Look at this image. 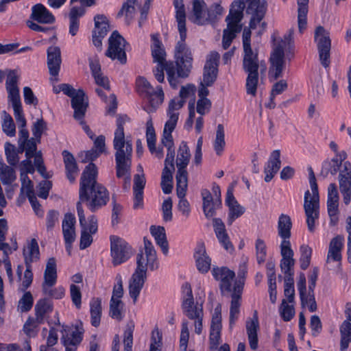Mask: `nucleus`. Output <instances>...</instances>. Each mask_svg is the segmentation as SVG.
<instances>
[{"mask_svg": "<svg viewBox=\"0 0 351 351\" xmlns=\"http://www.w3.org/2000/svg\"><path fill=\"white\" fill-rule=\"evenodd\" d=\"M344 245V237L337 235L330 242L327 254V262H338L342 258L341 251Z\"/></svg>", "mask_w": 351, "mask_h": 351, "instance_id": "obj_27", "label": "nucleus"}, {"mask_svg": "<svg viewBox=\"0 0 351 351\" xmlns=\"http://www.w3.org/2000/svg\"><path fill=\"white\" fill-rule=\"evenodd\" d=\"M53 309V303L47 298H42L37 301L35 307V318L37 322L44 323L45 319Z\"/></svg>", "mask_w": 351, "mask_h": 351, "instance_id": "obj_34", "label": "nucleus"}, {"mask_svg": "<svg viewBox=\"0 0 351 351\" xmlns=\"http://www.w3.org/2000/svg\"><path fill=\"white\" fill-rule=\"evenodd\" d=\"M175 121L176 117L173 116L171 117V120H168L165 123L161 143L166 147H173L174 144L171 133L176 125Z\"/></svg>", "mask_w": 351, "mask_h": 351, "instance_id": "obj_43", "label": "nucleus"}, {"mask_svg": "<svg viewBox=\"0 0 351 351\" xmlns=\"http://www.w3.org/2000/svg\"><path fill=\"white\" fill-rule=\"evenodd\" d=\"M280 255L282 258L280 263V267L285 276H293V266L295 259L293 258L294 252L291 245L280 246Z\"/></svg>", "mask_w": 351, "mask_h": 351, "instance_id": "obj_20", "label": "nucleus"}, {"mask_svg": "<svg viewBox=\"0 0 351 351\" xmlns=\"http://www.w3.org/2000/svg\"><path fill=\"white\" fill-rule=\"evenodd\" d=\"M315 41L319 52V57L321 64L324 67L327 68L330 64V50L331 41L329 33L322 26H319L315 31Z\"/></svg>", "mask_w": 351, "mask_h": 351, "instance_id": "obj_13", "label": "nucleus"}, {"mask_svg": "<svg viewBox=\"0 0 351 351\" xmlns=\"http://www.w3.org/2000/svg\"><path fill=\"white\" fill-rule=\"evenodd\" d=\"M292 222L291 217L286 214H281L278 221V234L282 239L280 246L291 245L289 239L291 233Z\"/></svg>", "mask_w": 351, "mask_h": 351, "instance_id": "obj_21", "label": "nucleus"}, {"mask_svg": "<svg viewBox=\"0 0 351 351\" xmlns=\"http://www.w3.org/2000/svg\"><path fill=\"white\" fill-rule=\"evenodd\" d=\"M206 3L204 1L195 0L193 3V22L198 25H203L208 21V16L205 17Z\"/></svg>", "mask_w": 351, "mask_h": 351, "instance_id": "obj_41", "label": "nucleus"}, {"mask_svg": "<svg viewBox=\"0 0 351 351\" xmlns=\"http://www.w3.org/2000/svg\"><path fill=\"white\" fill-rule=\"evenodd\" d=\"M183 293L184 294L182 301L183 313L187 317L194 321L195 332L199 335L202 331V320L204 317L202 304L197 302L194 304L192 289L188 283L183 285Z\"/></svg>", "mask_w": 351, "mask_h": 351, "instance_id": "obj_6", "label": "nucleus"}, {"mask_svg": "<svg viewBox=\"0 0 351 351\" xmlns=\"http://www.w3.org/2000/svg\"><path fill=\"white\" fill-rule=\"evenodd\" d=\"M0 179L3 184H10L16 179L15 171L9 166L0 169Z\"/></svg>", "mask_w": 351, "mask_h": 351, "instance_id": "obj_59", "label": "nucleus"}, {"mask_svg": "<svg viewBox=\"0 0 351 351\" xmlns=\"http://www.w3.org/2000/svg\"><path fill=\"white\" fill-rule=\"evenodd\" d=\"M136 1L137 0H127L118 12V16H125L127 24H130L134 17L136 12L134 5Z\"/></svg>", "mask_w": 351, "mask_h": 351, "instance_id": "obj_48", "label": "nucleus"}, {"mask_svg": "<svg viewBox=\"0 0 351 351\" xmlns=\"http://www.w3.org/2000/svg\"><path fill=\"white\" fill-rule=\"evenodd\" d=\"M225 133L222 124H219L217 128L216 136L214 142V149L217 155H221L225 147Z\"/></svg>", "mask_w": 351, "mask_h": 351, "instance_id": "obj_50", "label": "nucleus"}, {"mask_svg": "<svg viewBox=\"0 0 351 351\" xmlns=\"http://www.w3.org/2000/svg\"><path fill=\"white\" fill-rule=\"evenodd\" d=\"M60 213L55 210H50L46 216V228L48 232L51 231L58 222Z\"/></svg>", "mask_w": 351, "mask_h": 351, "instance_id": "obj_63", "label": "nucleus"}, {"mask_svg": "<svg viewBox=\"0 0 351 351\" xmlns=\"http://www.w3.org/2000/svg\"><path fill=\"white\" fill-rule=\"evenodd\" d=\"M95 29L93 32L98 34L99 37L104 38L109 31V24L106 17L104 15L97 14L94 18Z\"/></svg>", "mask_w": 351, "mask_h": 351, "instance_id": "obj_49", "label": "nucleus"}, {"mask_svg": "<svg viewBox=\"0 0 351 351\" xmlns=\"http://www.w3.org/2000/svg\"><path fill=\"white\" fill-rule=\"evenodd\" d=\"M167 75L170 86L174 89L177 88L181 83L180 78L182 77L178 75V71L177 69L176 70L173 62L169 63V66L167 69Z\"/></svg>", "mask_w": 351, "mask_h": 351, "instance_id": "obj_53", "label": "nucleus"}, {"mask_svg": "<svg viewBox=\"0 0 351 351\" xmlns=\"http://www.w3.org/2000/svg\"><path fill=\"white\" fill-rule=\"evenodd\" d=\"M127 45L128 44L124 38L117 31H114L108 39V47L106 51V56L124 64L127 62L125 53Z\"/></svg>", "mask_w": 351, "mask_h": 351, "instance_id": "obj_10", "label": "nucleus"}, {"mask_svg": "<svg viewBox=\"0 0 351 351\" xmlns=\"http://www.w3.org/2000/svg\"><path fill=\"white\" fill-rule=\"evenodd\" d=\"M60 90L71 98V107L74 110L73 117L80 124H82V119H84L88 106V97L84 91L82 89L75 90L68 84H61Z\"/></svg>", "mask_w": 351, "mask_h": 351, "instance_id": "obj_8", "label": "nucleus"}, {"mask_svg": "<svg viewBox=\"0 0 351 351\" xmlns=\"http://www.w3.org/2000/svg\"><path fill=\"white\" fill-rule=\"evenodd\" d=\"M97 168L94 163L90 162L84 170L80 183V200L77 203L82 205V202H86L92 213L101 208L109 201L108 191L97 182Z\"/></svg>", "mask_w": 351, "mask_h": 351, "instance_id": "obj_2", "label": "nucleus"}, {"mask_svg": "<svg viewBox=\"0 0 351 351\" xmlns=\"http://www.w3.org/2000/svg\"><path fill=\"white\" fill-rule=\"evenodd\" d=\"M90 308L91 324L97 327L100 324L102 311L101 299L98 298H93L90 302Z\"/></svg>", "mask_w": 351, "mask_h": 351, "instance_id": "obj_42", "label": "nucleus"}, {"mask_svg": "<svg viewBox=\"0 0 351 351\" xmlns=\"http://www.w3.org/2000/svg\"><path fill=\"white\" fill-rule=\"evenodd\" d=\"M5 116L2 122V130L8 136L12 137L16 134V127L12 117L4 112Z\"/></svg>", "mask_w": 351, "mask_h": 351, "instance_id": "obj_58", "label": "nucleus"}, {"mask_svg": "<svg viewBox=\"0 0 351 351\" xmlns=\"http://www.w3.org/2000/svg\"><path fill=\"white\" fill-rule=\"evenodd\" d=\"M259 328V322L257 312L255 311L253 317L246 322V330L249 343L251 349L256 350L258 348L257 331Z\"/></svg>", "mask_w": 351, "mask_h": 351, "instance_id": "obj_33", "label": "nucleus"}, {"mask_svg": "<svg viewBox=\"0 0 351 351\" xmlns=\"http://www.w3.org/2000/svg\"><path fill=\"white\" fill-rule=\"evenodd\" d=\"M196 266L199 271L202 274L207 273L210 268L211 259L208 256L203 244L199 245L195 252Z\"/></svg>", "mask_w": 351, "mask_h": 351, "instance_id": "obj_31", "label": "nucleus"}, {"mask_svg": "<svg viewBox=\"0 0 351 351\" xmlns=\"http://www.w3.org/2000/svg\"><path fill=\"white\" fill-rule=\"evenodd\" d=\"M293 30L290 29L289 33L284 36L281 43L276 46L271 54V66L269 70V78L270 80H276L282 77V73L285 69V47L289 45L293 38Z\"/></svg>", "mask_w": 351, "mask_h": 351, "instance_id": "obj_7", "label": "nucleus"}, {"mask_svg": "<svg viewBox=\"0 0 351 351\" xmlns=\"http://www.w3.org/2000/svg\"><path fill=\"white\" fill-rule=\"evenodd\" d=\"M76 208L77 215L79 217L80 224L82 228L80 237V248L81 250H84L92 243L93 237L91 236V234L87 232V228H86V220L82 206H81L80 203H77Z\"/></svg>", "mask_w": 351, "mask_h": 351, "instance_id": "obj_29", "label": "nucleus"}, {"mask_svg": "<svg viewBox=\"0 0 351 351\" xmlns=\"http://www.w3.org/2000/svg\"><path fill=\"white\" fill-rule=\"evenodd\" d=\"M23 256L25 266L32 267V263L38 262L40 259V251L38 242L36 239H32L24 247Z\"/></svg>", "mask_w": 351, "mask_h": 351, "instance_id": "obj_30", "label": "nucleus"}, {"mask_svg": "<svg viewBox=\"0 0 351 351\" xmlns=\"http://www.w3.org/2000/svg\"><path fill=\"white\" fill-rule=\"evenodd\" d=\"M300 252L301 254L300 258V267L302 269L305 270L311 263L312 249L306 245H302L300 246Z\"/></svg>", "mask_w": 351, "mask_h": 351, "instance_id": "obj_56", "label": "nucleus"}, {"mask_svg": "<svg viewBox=\"0 0 351 351\" xmlns=\"http://www.w3.org/2000/svg\"><path fill=\"white\" fill-rule=\"evenodd\" d=\"M203 199V211L206 218H210L215 215V211L221 204V199L213 198L210 192L207 189L202 191Z\"/></svg>", "mask_w": 351, "mask_h": 351, "instance_id": "obj_26", "label": "nucleus"}, {"mask_svg": "<svg viewBox=\"0 0 351 351\" xmlns=\"http://www.w3.org/2000/svg\"><path fill=\"white\" fill-rule=\"evenodd\" d=\"M243 287L235 283L233 287V292L231 295V303L230 308V327L232 328L238 319L240 312L241 299Z\"/></svg>", "mask_w": 351, "mask_h": 351, "instance_id": "obj_23", "label": "nucleus"}, {"mask_svg": "<svg viewBox=\"0 0 351 351\" xmlns=\"http://www.w3.org/2000/svg\"><path fill=\"white\" fill-rule=\"evenodd\" d=\"M341 333V351H346L349 343L351 341V323L345 320L340 326Z\"/></svg>", "mask_w": 351, "mask_h": 351, "instance_id": "obj_46", "label": "nucleus"}, {"mask_svg": "<svg viewBox=\"0 0 351 351\" xmlns=\"http://www.w3.org/2000/svg\"><path fill=\"white\" fill-rule=\"evenodd\" d=\"M173 5L176 9V19L178 30L186 29V12L183 0H174Z\"/></svg>", "mask_w": 351, "mask_h": 351, "instance_id": "obj_45", "label": "nucleus"}, {"mask_svg": "<svg viewBox=\"0 0 351 351\" xmlns=\"http://www.w3.org/2000/svg\"><path fill=\"white\" fill-rule=\"evenodd\" d=\"M64 163L65 165L66 177L71 182H73L78 174V167L75 159L72 154L66 150L62 152Z\"/></svg>", "mask_w": 351, "mask_h": 351, "instance_id": "obj_35", "label": "nucleus"}, {"mask_svg": "<svg viewBox=\"0 0 351 351\" xmlns=\"http://www.w3.org/2000/svg\"><path fill=\"white\" fill-rule=\"evenodd\" d=\"M30 19L32 21L42 24H53L56 21L53 14L41 3L32 6Z\"/></svg>", "mask_w": 351, "mask_h": 351, "instance_id": "obj_24", "label": "nucleus"}, {"mask_svg": "<svg viewBox=\"0 0 351 351\" xmlns=\"http://www.w3.org/2000/svg\"><path fill=\"white\" fill-rule=\"evenodd\" d=\"M226 204L229 208L228 223L231 225L236 219L244 213L245 209L234 198L232 188L229 187L227 190Z\"/></svg>", "mask_w": 351, "mask_h": 351, "instance_id": "obj_22", "label": "nucleus"}, {"mask_svg": "<svg viewBox=\"0 0 351 351\" xmlns=\"http://www.w3.org/2000/svg\"><path fill=\"white\" fill-rule=\"evenodd\" d=\"M19 128V152H25L26 158L32 157L36 151V141L34 138H29V132L25 127Z\"/></svg>", "mask_w": 351, "mask_h": 351, "instance_id": "obj_19", "label": "nucleus"}, {"mask_svg": "<svg viewBox=\"0 0 351 351\" xmlns=\"http://www.w3.org/2000/svg\"><path fill=\"white\" fill-rule=\"evenodd\" d=\"M184 103L185 100L179 97L174 98L169 101L167 110L168 120H171V117L174 116L176 117L175 123L177 124L179 117V113L177 111L184 106Z\"/></svg>", "mask_w": 351, "mask_h": 351, "instance_id": "obj_51", "label": "nucleus"}, {"mask_svg": "<svg viewBox=\"0 0 351 351\" xmlns=\"http://www.w3.org/2000/svg\"><path fill=\"white\" fill-rule=\"evenodd\" d=\"M219 54L217 51H211L207 56L204 68L203 81L206 86H211L217 79V67Z\"/></svg>", "mask_w": 351, "mask_h": 351, "instance_id": "obj_16", "label": "nucleus"}, {"mask_svg": "<svg viewBox=\"0 0 351 351\" xmlns=\"http://www.w3.org/2000/svg\"><path fill=\"white\" fill-rule=\"evenodd\" d=\"M308 0H298V29L302 33L306 27V15L308 13Z\"/></svg>", "mask_w": 351, "mask_h": 351, "instance_id": "obj_44", "label": "nucleus"}, {"mask_svg": "<svg viewBox=\"0 0 351 351\" xmlns=\"http://www.w3.org/2000/svg\"><path fill=\"white\" fill-rule=\"evenodd\" d=\"M144 247L136 256V265L141 258V261L144 264L145 269L154 271L158 267L156 252L152 243L146 237L143 239Z\"/></svg>", "mask_w": 351, "mask_h": 351, "instance_id": "obj_15", "label": "nucleus"}, {"mask_svg": "<svg viewBox=\"0 0 351 351\" xmlns=\"http://www.w3.org/2000/svg\"><path fill=\"white\" fill-rule=\"evenodd\" d=\"M136 86L138 91L144 95L149 102V106H145L144 110L151 113L155 111L164 100V93L160 86L154 88L151 84L143 77H138L136 80Z\"/></svg>", "mask_w": 351, "mask_h": 351, "instance_id": "obj_9", "label": "nucleus"}, {"mask_svg": "<svg viewBox=\"0 0 351 351\" xmlns=\"http://www.w3.org/2000/svg\"><path fill=\"white\" fill-rule=\"evenodd\" d=\"M34 304L32 294L29 291H26L19 300L18 303V310L21 313H26L31 310Z\"/></svg>", "mask_w": 351, "mask_h": 351, "instance_id": "obj_54", "label": "nucleus"}, {"mask_svg": "<svg viewBox=\"0 0 351 351\" xmlns=\"http://www.w3.org/2000/svg\"><path fill=\"white\" fill-rule=\"evenodd\" d=\"M341 165V160H339L337 157L333 158L330 160H326L322 164L321 170V175L326 177L328 173L335 175Z\"/></svg>", "mask_w": 351, "mask_h": 351, "instance_id": "obj_47", "label": "nucleus"}, {"mask_svg": "<svg viewBox=\"0 0 351 351\" xmlns=\"http://www.w3.org/2000/svg\"><path fill=\"white\" fill-rule=\"evenodd\" d=\"M180 40L176 43L174 50L175 62L177 66L178 75L187 77L193 64V55L190 48L186 45V29L178 30Z\"/></svg>", "mask_w": 351, "mask_h": 351, "instance_id": "obj_5", "label": "nucleus"}, {"mask_svg": "<svg viewBox=\"0 0 351 351\" xmlns=\"http://www.w3.org/2000/svg\"><path fill=\"white\" fill-rule=\"evenodd\" d=\"M46 130L47 123L43 119H37V121L34 123L32 127V134L36 141V143L40 142V138L43 132Z\"/></svg>", "mask_w": 351, "mask_h": 351, "instance_id": "obj_61", "label": "nucleus"}, {"mask_svg": "<svg viewBox=\"0 0 351 351\" xmlns=\"http://www.w3.org/2000/svg\"><path fill=\"white\" fill-rule=\"evenodd\" d=\"M57 280L56 261L55 258H49L44 272V282L42 288L53 287Z\"/></svg>", "mask_w": 351, "mask_h": 351, "instance_id": "obj_36", "label": "nucleus"}, {"mask_svg": "<svg viewBox=\"0 0 351 351\" xmlns=\"http://www.w3.org/2000/svg\"><path fill=\"white\" fill-rule=\"evenodd\" d=\"M309 175V184L312 191V195L309 191L304 194V208L306 216V223L309 231L313 232L315 220L319 216V193L318 186L313 170L311 167H308Z\"/></svg>", "mask_w": 351, "mask_h": 351, "instance_id": "obj_4", "label": "nucleus"}, {"mask_svg": "<svg viewBox=\"0 0 351 351\" xmlns=\"http://www.w3.org/2000/svg\"><path fill=\"white\" fill-rule=\"evenodd\" d=\"M256 258L258 264L263 263L266 257V245L264 241L257 239L255 243Z\"/></svg>", "mask_w": 351, "mask_h": 351, "instance_id": "obj_62", "label": "nucleus"}, {"mask_svg": "<svg viewBox=\"0 0 351 351\" xmlns=\"http://www.w3.org/2000/svg\"><path fill=\"white\" fill-rule=\"evenodd\" d=\"M340 191L351 189V164L346 161L343 164V168L339 175Z\"/></svg>", "mask_w": 351, "mask_h": 351, "instance_id": "obj_38", "label": "nucleus"}, {"mask_svg": "<svg viewBox=\"0 0 351 351\" xmlns=\"http://www.w3.org/2000/svg\"><path fill=\"white\" fill-rule=\"evenodd\" d=\"M133 330L134 326H128L124 332V351H132L133 344Z\"/></svg>", "mask_w": 351, "mask_h": 351, "instance_id": "obj_64", "label": "nucleus"}, {"mask_svg": "<svg viewBox=\"0 0 351 351\" xmlns=\"http://www.w3.org/2000/svg\"><path fill=\"white\" fill-rule=\"evenodd\" d=\"M212 274L214 278L219 282V287L222 293L231 292L232 282L235 278V274L228 267H213Z\"/></svg>", "mask_w": 351, "mask_h": 351, "instance_id": "obj_17", "label": "nucleus"}, {"mask_svg": "<svg viewBox=\"0 0 351 351\" xmlns=\"http://www.w3.org/2000/svg\"><path fill=\"white\" fill-rule=\"evenodd\" d=\"M41 324L37 322L36 318L29 317L23 326V331L28 337H34L38 333V327Z\"/></svg>", "mask_w": 351, "mask_h": 351, "instance_id": "obj_57", "label": "nucleus"}, {"mask_svg": "<svg viewBox=\"0 0 351 351\" xmlns=\"http://www.w3.org/2000/svg\"><path fill=\"white\" fill-rule=\"evenodd\" d=\"M280 152L278 149L274 150L269 156V160L264 169L265 173V181L269 182L279 171L281 165L280 159Z\"/></svg>", "mask_w": 351, "mask_h": 351, "instance_id": "obj_28", "label": "nucleus"}, {"mask_svg": "<svg viewBox=\"0 0 351 351\" xmlns=\"http://www.w3.org/2000/svg\"><path fill=\"white\" fill-rule=\"evenodd\" d=\"M86 10L82 5L81 6H73L69 12V34L74 36L77 34L80 27V19L85 14Z\"/></svg>", "mask_w": 351, "mask_h": 351, "instance_id": "obj_32", "label": "nucleus"}, {"mask_svg": "<svg viewBox=\"0 0 351 351\" xmlns=\"http://www.w3.org/2000/svg\"><path fill=\"white\" fill-rule=\"evenodd\" d=\"M147 269H145L144 264L143 265L140 258L138 261V265H136V268L129 281V294L132 298L134 304H136L137 302L147 279Z\"/></svg>", "mask_w": 351, "mask_h": 351, "instance_id": "obj_14", "label": "nucleus"}, {"mask_svg": "<svg viewBox=\"0 0 351 351\" xmlns=\"http://www.w3.org/2000/svg\"><path fill=\"white\" fill-rule=\"evenodd\" d=\"M129 120L126 115H119L117 119L113 147L115 151L116 176L124 180V187L127 188L131 180L132 144L125 140L123 125Z\"/></svg>", "mask_w": 351, "mask_h": 351, "instance_id": "obj_3", "label": "nucleus"}, {"mask_svg": "<svg viewBox=\"0 0 351 351\" xmlns=\"http://www.w3.org/2000/svg\"><path fill=\"white\" fill-rule=\"evenodd\" d=\"M279 313L285 322L290 321L295 315L293 305L288 304L286 299H283L279 308Z\"/></svg>", "mask_w": 351, "mask_h": 351, "instance_id": "obj_55", "label": "nucleus"}, {"mask_svg": "<svg viewBox=\"0 0 351 351\" xmlns=\"http://www.w3.org/2000/svg\"><path fill=\"white\" fill-rule=\"evenodd\" d=\"M123 303L121 300H110V316L114 319L121 321L123 318Z\"/></svg>", "mask_w": 351, "mask_h": 351, "instance_id": "obj_52", "label": "nucleus"}, {"mask_svg": "<svg viewBox=\"0 0 351 351\" xmlns=\"http://www.w3.org/2000/svg\"><path fill=\"white\" fill-rule=\"evenodd\" d=\"M83 331L78 327H66L62 332L61 341L65 347L66 351H75L76 346L82 340Z\"/></svg>", "mask_w": 351, "mask_h": 351, "instance_id": "obj_18", "label": "nucleus"}, {"mask_svg": "<svg viewBox=\"0 0 351 351\" xmlns=\"http://www.w3.org/2000/svg\"><path fill=\"white\" fill-rule=\"evenodd\" d=\"M178 186V182H176L177 195L180 198V201L178 205V210L182 213L183 216L187 218L189 217L191 212L190 204L189 202L184 198L188 187V182H186L184 186L182 188Z\"/></svg>", "mask_w": 351, "mask_h": 351, "instance_id": "obj_39", "label": "nucleus"}, {"mask_svg": "<svg viewBox=\"0 0 351 351\" xmlns=\"http://www.w3.org/2000/svg\"><path fill=\"white\" fill-rule=\"evenodd\" d=\"M150 232L154 237L156 243L160 247L162 252L167 254L168 253V242L165 228L162 226H152Z\"/></svg>", "mask_w": 351, "mask_h": 351, "instance_id": "obj_40", "label": "nucleus"}, {"mask_svg": "<svg viewBox=\"0 0 351 351\" xmlns=\"http://www.w3.org/2000/svg\"><path fill=\"white\" fill-rule=\"evenodd\" d=\"M110 255L114 266H117L127 261L132 255V247L123 239L112 235L110 236Z\"/></svg>", "mask_w": 351, "mask_h": 351, "instance_id": "obj_11", "label": "nucleus"}, {"mask_svg": "<svg viewBox=\"0 0 351 351\" xmlns=\"http://www.w3.org/2000/svg\"><path fill=\"white\" fill-rule=\"evenodd\" d=\"M152 40L151 49L154 62L157 64L169 63L170 62L166 61V52L161 41L154 35L152 36Z\"/></svg>", "mask_w": 351, "mask_h": 351, "instance_id": "obj_37", "label": "nucleus"}, {"mask_svg": "<svg viewBox=\"0 0 351 351\" xmlns=\"http://www.w3.org/2000/svg\"><path fill=\"white\" fill-rule=\"evenodd\" d=\"M47 53L49 73L52 76L56 77L58 75L62 62L60 49L57 46H51L48 47Z\"/></svg>", "mask_w": 351, "mask_h": 351, "instance_id": "obj_25", "label": "nucleus"}, {"mask_svg": "<svg viewBox=\"0 0 351 351\" xmlns=\"http://www.w3.org/2000/svg\"><path fill=\"white\" fill-rule=\"evenodd\" d=\"M5 75H7V79L5 82V87L6 90H11L12 88H19L18 87V81L19 76L16 70H7L3 71Z\"/></svg>", "mask_w": 351, "mask_h": 351, "instance_id": "obj_60", "label": "nucleus"}, {"mask_svg": "<svg viewBox=\"0 0 351 351\" xmlns=\"http://www.w3.org/2000/svg\"><path fill=\"white\" fill-rule=\"evenodd\" d=\"M191 158L189 147L184 141L180 144L176 158L177 172L176 175V182H178L180 188L184 186L188 182V173L186 170Z\"/></svg>", "mask_w": 351, "mask_h": 351, "instance_id": "obj_12", "label": "nucleus"}, {"mask_svg": "<svg viewBox=\"0 0 351 351\" xmlns=\"http://www.w3.org/2000/svg\"><path fill=\"white\" fill-rule=\"evenodd\" d=\"M251 16L250 29L245 28L243 32V69L247 73L245 88L247 95L255 97L258 83V68L262 66L258 61V51L251 46V29H254L263 19L267 11V3L263 0H245V2L236 0L232 3L228 15L226 16L227 27L223 30L222 46L228 49L241 29L239 23L243 19V11Z\"/></svg>", "mask_w": 351, "mask_h": 351, "instance_id": "obj_1", "label": "nucleus"}]
</instances>
